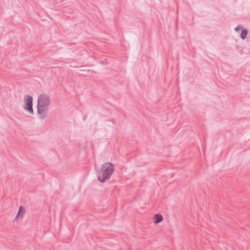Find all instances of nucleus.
<instances>
[{"instance_id": "nucleus-1", "label": "nucleus", "mask_w": 250, "mask_h": 250, "mask_svg": "<svg viewBox=\"0 0 250 250\" xmlns=\"http://www.w3.org/2000/svg\"><path fill=\"white\" fill-rule=\"evenodd\" d=\"M50 104L49 95L46 93L40 94L37 99V112L41 118H44L46 115Z\"/></svg>"}, {"instance_id": "nucleus-2", "label": "nucleus", "mask_w": 250, "mask_h": 250, "mask_svg": "<svg viewBox=\"0 0 250 250\" xmlns=\"http://www.w3.org/2000/svg\"><path fill=\"white\" fill-rule=\"evenodd\" d=\"M114 166L110 162L103 163L97 172L98 180L104 183L110 179L114 171Z\"/></svg>"}, {"instance_id": "nucleus-3", "label": "nucleus", "mask_w": 250, "mask_h": 250, "mask_svg": "<svg viewBox=\"0 0 250 250\" xmlns=\"http://www.w3.org/2000/svg\"><path fill=\"white\" fill-rule=\"evenodd\" d=\"M33 102V99L31 96L26 95L24 96L22 106L25 112L30 115H33L34 113Z\"/></svg>"}, {"instance_id": "nucleus-4", "label": "nucleus", "mask_w": 250, "mask_h": 250, "mask_svg": "<svg viewBox=\"0 0 250 250\" xmlns=\"http://www.w3.org/2000/svg\"><path fill=\"white\" fill-rule=\"evenodd\" d=\"M25 212V209L24 207L21 206L19 208L18 212L15 217L16 220H19L23 218Z\"/></svg>"}, {"instance_id": "nucleus-5", "label": "nucleus", "mask_w": 250, "mask_h": 250, "mask_svg": "<svg viewBox=\"0 0 250 250\" xmlns=\"http://www.w3.org/2000/svg\"><path fill=\"white\" fill-rule=\"evenodd\" d=\"M163 217L162 215L159 214H155L152 218L153 222L155 224H157L160 223L163 221Z\"/></svg>"}, {"instance_id": "nucleus-6", "label": "nucleus", "mask_w": 250, "mask_h": 250, "mask_svg": "<svg viewBox=\"0 0 250 250\" xmlns=\"http://www.w3.org/2000/svg\"><path fill=\"white\" fill-rule=\"evenodd\" d=\"M248 34L247 30H243L241 34V38L242 39L244 40L246 38L247 35Z\"/></svg>"}, {"instance_id": "nucleus-7", "label": "nucleus", "mask_w": 250, "mask_h": 250, "mask_svg": "<svg viewBox=\"0 0 250 250\" xmlns=\"http://www.w3.org/2000/svg\"><path fill=\"white\" fill-rule=\"evenodd\" d=\"M242 29H243V27L241 25H238L235 28V30L236 31H238L240 30H242Z\"/></svg>"}]
</instances>
